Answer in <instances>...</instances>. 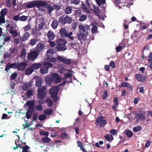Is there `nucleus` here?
I'll list each match as a JSON object with an SVG mask.
<instances>
[{
    "mask_svg": "<svg viewBox=\"0 0 152 152\" xmlns=\"http://www.w3.org/2000/svg\"><path fill=\"white\" fill-rule=\"evenodd\" d=\"M59 33L60 37L63 39H67L71 40H73L74 39L73 33L72 31L69 32L66 28H61L59 31Z\"/></svg>",
    "mask_w": 152,
    "mask_h": 152,
    "instance_id": "1",
    "label": "nucleus"
},
{
    "mask_svg": "<svg viewBox=\"0 0 152 152\" xmlns=\"http://www.w3.org/2000/svg\"><path fill=\"white\" fill-rule=\"evenodd\" d=\"M67 41L62 39H59L56 41L57 44L56 48L58 51H64L67 48L65 45L67 43Z\"/></svg>",
    "mask_w": 152,
    "mask_h": 152,
    "instance_id": "2",
    "label": "nucleus"
},
{
    "mask_svg": "<svg viewBox=\"0 0 152 152\" xmlns=\"http://www.w3.org/2000/svg\"><path fill=\"white\" fill-rule=\"evenodd\" d=\"M41 0H34L25 3L26 4V8H30L35 7H37L38 8H40V5Z\"/></svg>",
    "mask_w": 152,
    "mask_h": 152,
    "instance_id": "3",
    "label": "nucleus"
},
{
    "mask_svg": "<svg viewBox=\"0 0 152 152\" xmlns=\"http://www.w3.org/2000/svg\"><path fill=\"white\" fill-rule=\"evenodd\" d=\"M59 22L61 23L63 25H64L66 24H71L72 20L71 18H70L67 15L64 17V16H61L58 19Z\"/></svg>",
    "mask_w": 152,
    "mask_h": 152,
    "instance_id": "4",
    "label": "nucleus"
},
{
    "mask_svg": "<svg viewBox=\"0 0 152 152\" xmlns=\"http://www.w3.org/2000/svg\"><path fill=\"white\" fill-rule=\"evenodd\" d=\"M46 90V87L44 86L38 88L37 91L38 92V97L39 98L43 99L45 97L46 93L45 91Z\"/></svg>",
    "mask_w": 152,
    "mask_h": 152,
    "instance_id": "5",
    "label": "nucleus"
},
{
    "mask_svg": "<svg viewBox=\"0 0 152 152\" xmlns=\"http://www.w3.org/2000/svg\"><path fill=\"white\" fill-rule=\"evenodd\" d=\"M41 7H45L48 13L50 14L52 11L54 10L53 7L50 4H48V2L45 1L41 0L40 5V8Z\"/></svg>",
    "mask_w": 152,
    "mask_h": 152,
    "instance_id": "6",
    "label": "nucleus"
},
{
    "mask_svg": "<svg viewBox=\"0 0 152 152\" xmlns=\"http://www.w3.org/2000/svg\"><path fill=\"white\" fill-rule=\"evenodd\" d=\"M39 55V53L35 50H34L28 53L27 58L29 61H33L37 58Z\"/></svg>",
    "mask_w": 152,
    "mask_h": 152,
    "instance_id": "7",
    "label": "nucleus"
},
{
    "mask_svg": "<svg viewBox=\"0 0 152 152\" xmlns=\"http://www.w3.org/2000/svg\"><path fill=\"white\" fill-rule=\"evenodd\" d=\"M51 76L54 83H59L61 81L62 78L60 77L58 74L54 73L52 74Z\"/></svg>",
    "mask_w": 152,
    "mask_h": 152,
    "instance_id": "8",
    "label": "nucleus"
},
{
    "mask_svg": "<svg viewBox=\"0 0 152 152\" xmlns=\"http://www.w3.org/2000/svg\"><path fill=\"white\" fill-rule=\"evenodd\" d=\"M17 69L21 71H24L28 65V63L25 61L20 63H17Z\"/></svg>",
    "mask_w": 152,
    "mask_h": 152,
    "instance_id": "9",
    "label": "nucleus"
},
{
    "mask_svg": "<svg viewBox=\"0 0 152 152\" xmlns=\"http://www.w3.org/2000/svg\"><path fill=\"white\" fill-rule=\"evenodd\" d=\"M17 62H16L13 63H8L5 68V70L8 72L10 68L17 69Z\"/></svg>",
    "mask_w": 152,
    "mask_h": 152,
    "instance_id": "10",
    "label": "nucleus"
},
{
    "mask_svg": "<svg viewBox=\"0 0 152 152\" xmlns=\"http://www.w3.org/2000/svg\"><path fill=\"white\" fill-rule=\"evenodd\" d=\"M25 105L28 106V110L34 111L35 102L34 101H28L25 104Z\"/></svg>",
    "mask_w": 152,
    "mask_h": 152,
    "instance_id": "11",
    "label": "nucleus"
},
{
    "mask_svg": "<svg viewBox=\"0 0 152 152\" xmlns=\"http://www.w3.org/2000/svg\"><path fill=\"white\" fill-rule=\"evenodd\" d=\"M59 90L58 86H56L52 87L49 90V93L51 96L57 95Z\"/></svg>",
    "mask_w": 152,
    "mask_h": 152,
    "instance_id": "12",
    "label": "nucleus"
},
{
    "mask_svg": "<svg viewBox=\"0 0 152 152\" xmlns=\"http://www.w3.org/2000/svg\"><path fill=\"white\" fill-rule=\"evenodd\" d=\"M79 31L80 33H83L85 34V35H88V27L87 26H84L83 25H79Z\"/></svg>",
    "mask_w": 152,
    "mask_h": 152,
    "instance_id": "13",
    "label": "nucleus"
},
{
    "mask_svg": "<svg viewBox=\"0 0 152 152\" xmlns=\"http://www.w3.org/2000/svg\"><path fill=\"white\" fill-rule=\"evenodd\" d=\"M135 78L138 81L143 82L146 80V77L145 76H142L139 74H136L135 75Z\"/></svg>",
    "mask_w": 152,
    "mask_h": 152,
    "instance_id": "14",
    "label": "nucleus"
},
{
    "mask_svg": "<svg viewBox=\"0 0 152 152\" xmlns=\"http://www.w3.org/2000/svg\"><path fill=\"white\" fill-rule=\"evenodd\" d=\"M135 118L137 121H142L145 119V115L140 113H138L135 114Z\"/></svg>",
    "mask_w": 152,
    "mask_h": 152,
    "instance_id": "15",
    "label": "nucleus"
},
{
    "mask_svg": "<svg viewBox=\"0 0 152 152\" xmlns=\"http://www.w3.org/2000/svg\"><path fill=\"white\" fill-rule=\"evenodd\" d=\"M44 48V46L43 44L41 43H39L37 44L36 47V51L38 53L42 52Z\"/></svg>",
    "mask_w": 152,
    "mask_h": 152,
    "instance_id": "16",
    "label": "nucleus"
},
{
    "mask_svg": "<svg viewBox=\"0 0 152 152\" xmlns=\"http://www.w3.org/2000/svg\"><path fill=\"white\" fill-rule=\"evenodd\" d=\"M47 37L49 40H53L55 36L54 33L51 30H49L47 34Z\"/></svg>",
    "mask_w": 152,
    "mask_h": 152,
    "instance_id": "17",
    "label": "nucleus"
},
{
    "mask_svg": "<svg viewBox=\"0 0 152 152\" xmlns=\"http://www.w3.org/2000/svg\"><path fill=\"white\" fill-rule=\"evenodd\" d=\"M42 64L40 63H34L32 64L31 66L33 69H38L41 68L42 66Z\"/></svg>",
    "mask_w": 152,
    "mask_h": 152,
    "instance_id": "18",
    "label": "nucleus"
},
{
    "mask_svg": "<svg viewBox=\"0 0 152 152\" xmlns=\"http://www.w3.org/2000/svg\"><path fill=\"white\" fill-rule=\"evenodd\" d=\"M9 32L14 37H16L18 35L17 32L14 30V27L13 26H11L9 29Z\"/></svg>",
    "mask_w": 152,
    "mask_h": 152,
    "instance_id": "19",
    "label": "nucleus"
},
{
    "mask_svg": "<svg viewBox=\"0 0 152 152\" xmlns=\"http://www.w3.org/2000/svg\"><path fill=\"white\" fill-rule=\"evenodd\" d=\"M64 77L63 78V80H67L68 78H70V83L72 82V74L70 72H67L64 74Z\"/></svg>",
    "mask_w": 152,
    "mask_h": 152,
    "instance_id": "20",
    "label": "nucleus"
},
{
    "mask_svg": "<svg viewBox=\"0 0 152 152\" xmlns=\"http://www.w3.org/2000/svg\"><path fill=\"white\" fill-rule=\"evenodd\" d=\"M42 81V80L40 77H37L36 80L35 85L36 86L38 87H40L41 86Z\"/></svg>",
    "mask_w": 152,
    "mask_h": 152,
    "instance_id": "21",
    "label": "nucleus"
},
{
    "mask_svg": "<svg viewBox=\"0 0 152 152\" xmlns=\"http://www.w3.org/2000/svg\"><path fill=\"white\" fill-rule=\"evenodd\" d=\"M45 80L46 84L48 86L51 85L52 82H53L51 78V76H48L46 77L45 78Z\"/></svg>",
    "mask_w": 152,
    "mask_h": 152,
    "instance_id": "22",
    "label": "nucleus"
},
{
    "mask_svg": "<svg viewBox=\"0 0 152 152\" xmlns=\"http://www.w3.org/2000/svg\"><path fill=\"white\" fill-rule=\"evenodd\" d=\"M32 86V83H31L24 84L22 86L23 89L25 91H27Z\"/></svg>",
    "mask_w": 152,
    "mask_h": 152,
    "instance_id": "23",
    "label": "nucleus"
},
{
    "mask_svg": "<svg viewBox=\"0 0 152 152\" xmlns=\"http://www.w3.org/2000/svg\"><path fill=\"white\" fill-rule=\"evenodd\" d=\"M88 35H85V34L80 33L77 36V38L80 41L85 40L86 38V36Z\"/></svg>",
    "mask_w": 152,
    "mask_h": 152,
    "instance_id": "24",
    "label": "nucleus"
},
{
    "mask_svg": "<svg viewBox=\"0 0 152 152\" xmlns=\"http://www.w3.org/2000/svg\"><path fill=\"white\" fill-rule=\"evenodd\" d=\"M34 71L32 67H28L26 69L25 73L26 75H31Z\"/></svg>",
    "mask_w": 152,
    "mask_h": 152,
    "instance_id": "25",
    "label": "nucleus"
},
{
    "mask_svg": "<svg viewBox=\"0 0 152 152\" xmlns=\"http://www.w3.org/2000/svg\"><path fill=\"white\" fill-rule=\"evenodd\" d=\"M59 22L57 20H54L51 24L52 28L54 29H56L58 25Z\"/></svg>",
    "mask_w": 152,
    "mask_h": 152,
    "instance_id": "26",
    "label": "nucleus"
},
{
    "mask_svg": "<svg viewBox=\"0 0 152 152\" xmlns=\"http://www.w3.org/2000/svg\"><path fill=\"white\" fill-rule=\"evenodd\" d=\"M65 13L67 15L70 14L72 11L71 7L68 6L65 8L64 10Z\"/></svg>",
    "mask_w": 152,
    "mask_h": 152,
    "instance_id": "27",
    "label": "nucleus"
},
{
    "mask_svg": "<svg viewBox=\"0 0 152 152\" xmlns=\"http://www.w3.org/2000/svg\"><path fill=\"white\" fill-rule=\"evenodd\" d=\"M30 36V34L28 32H26L24 33L22 37L21 40L24 41L27 40Z\"/></svg>",
    "mask_w": 152,
    "mask_h": 152,
    "instance_id": "28",
    "label": "nucleus"
},
{
    "mask_svg": "<svg viewBox=\"0 0 152 152\" xmlns=\"http://www.w3.org/2000/svg\"><path fill=\"white\" fill-rule=\"evenodd\" d=\"M34 111L28 110L26 113V118L28 119L30 118L32 114L34 112Z\"/></svg>",
    "mask_w": 152,
    "mask_h": 152,
    "instance_id": "29",
    "label": "nucleus"
},
{
    "mask_svg": "<svg viewBox=\"0 0 152 152\" xmlns=\"http://www.w3.org/2000/svg\"><path fill=\"white\" fill-rule=\"evenodd\" d=\"M8 10L7 8H5L1 9L0 12V15L5 17L7 13Z\"/></svg>",
    "mask_w": 152,
    "mask_h": 152,
    "instance_id": "30",
    "label": "nucleus"
},
{
    "mask_svg": "<svg viewBox=\"0 0 152 152\" xmlns=\"http://www.w3.org/2000/svg\"><path fill=\"white\" fill-rule=\"evenodd\" d=\"M45 102L48 103V106L49 107H50L53 104V101L50 98H47L45 101Z\"/></svg>",
    "mask_w": 152,
    "mask_h": 152,
    "instance_id": "31",
    "label": "nucleus"
},
{
    "mask_svg": "<svg viewBox=\"0 0 152 152\" xmlns=\"http://www.w3.org/2000/svg\"><path fill=\"white\" fill-rule=\"evenodd\" d=\"M48 69L45 66H43L40 70V72L42 74H44L47 73L48 72Z\"/></svg>",
    "mask_w": 152,
    "mask_h": 152,
    "instance_id": "32",
    "label": "nucleus"
},
{
    "mask_svg": "<svg viewBox=\"0 0 152 152\" xmlns=\"http://www.w3.org/2000/svg\"><path fill=\"white\" fill-rule=\"evenodd\" d=\"M60 137L63 139H67L69 137V135L67 133L63 132L61 134Z\"/></svg>",
    "mask_w": 152,
    "mask_h": 152,
    "instance_id": "33",
    "label": "nucleus"
},
{
    "mask_svg": "<svg viewBox=\"0 0 152 152\" xmlns=\"http://www.w3.org/2000/svg\"><path fill=\"white\" fill-rule=\"evenodd\" d=\"M104 119V117L103 116H100L98 117L95 121V125L96 126H98L99 122H100V120H102Z\"/></svg>",
    "mask_w": 152,
    "mask_h": 152,
    "instance_id": "34",
    "label": "nucleus"
},
{
    "mask_svg": "<svg viewBox=\"0 0 152 152\" xmlns=\"http://www.w3.org/2000/svg\"><path fill=\"white\" fill-rule=\"evenodd\" d=\"M54 53V51L52 49H50L47 50L46 52V54L47 57L52 56Z\"/></svg>",
    "mask_w": 152,
    "mask_h": 152,
    "instance_id": "35",
    "label": "nucleus"
},
{
    "mask_svg": "<svg viewBox=\"0 0 152 152\" xmlns=\"http://www.w3.org/2000/svg\"><path fill=\"white\" fill-rule=\"evenodd\" d=\"M47 59L48 61L50 62H55L56 61V58L52 57V56H48Z\"/></svg>",
    "mask_w": 152,
    "mask_h": 152,
    "instance_id": "36",
    "label": "nucleus"
},
{
    "mask_svg": "<svg viewBox=\"0 0 152 152\" xmlns=\"http://www.w3.org/2000/svg\"><path fill=\"white\" fill-rule=\"evenodd\" d=\"M77 23L76 21H74L72 23L71 26L73 30H75L77 27Z\"/></svg>",
    "mask_w": 152,
    "mask_h": 152,
    "instance_id": "37",
    "label": "nucleus"
},
{
    "mask_svg": "<svg viewBox=\"0 0 152 152\" xmlns=\"http://www.w3.org/2000/svg\"><path fill=\"white\" fill-rule=\"evenodd\" d=\"M50 141V139L48 137H45L41 140L42 143H45L49 142Z\"/></svg>",
    "mask_w": 152,
    "mask_h": 152,
    "instance_id": "38",
    "label": "nucleus"
},
{
    "mask_svg": "<svg viewBox=\"0 0 152 152\" xmlns=\"http://www.w3.org/2000/svg\"><path fill=\"white\" fill-rule=\"evenodd\" d=\"M52 112L53 110L52 108L46 109L44 111V113L48 115H50Z\"/></svg>",
    "mask_w": 152,
    "mask_h": 152,
    "instance_id": "39",
    "label": "nucleus"
},
{
    "mask_svg": "<svg viewBox=\"0 0 152 152\" xmlns=\"http://www.w3.org/2000/svg\"><path fill=\"white\" fill-rule=\"evenodd\" d=\"M82 14L81 11L80 10H75L74 12V15L76 17H78L81 15Z\"/></svg>",
    "mask_w": 152,
    "mask_h": 152,
    "instance_id": "40",
    "label": "nucleus"
},
{
    "mask_svg": "<svg viewBox=\"0 0 152 152\" xmlns=\"http://www.w3.org/2000/svg\"><path fill=\"white\" fill-rule=\"evenodd\" d=\"M97 4L99 7H100L102 4H104L106 2V0H96Z\"/></svg>",
    "mask_w": 152,
    "mask_h": 152,
    "instance_id": "41",
    "label": "nucleus"
},
{
    "mask_svg": "<svg viewBox=\"0 0 152 152\" xmlns=\"http://www.w3.org/2000/svg\"><path fill=\"white\" fill-rule=\"evenodd\" d=\"M47 117L46 115L42 114L39 115L38 116V119L40 121H42L45 119Z\"/></svg>",
    "mask_w": 152,
    "mask_h": 152,
    "instance_id": "42",
    "label": "nucleus"
},
{
    "mask_svg": "<svg viewBox=\"0 0 152 152\" xmlns=\"http://www.w3.org/2000/svg\"><path fill=\"white\" fill-rule=\"evenodd\" d=\"M37 42V38H34L30 40V44L32 46H33L35 45Z\"/></svg>",
    "mask_w": 152,
    "mask_h": 152,
    "instance_id": "43",
    "label": "nucleus"
},
{
    "mask_svg": "<svg viewBox=\"0 0 152 152\" xmlns=\"http://www.w3.org/2000/svg\"><path fill=\"white\" fill-rule=\"evenodd\" d=\"M93 8V11L95 13H96L98 15H99V13L100 11L99 8L97 6H94Z\"/></svg>",
    "mask_w": 152,
    "mask_h": 152,
    "instance_id": "44",
    "label": "nucleus"
},
{
    "mask_svg": "<svg viewBox=\"0 0 152 152\" xmlns=\"http://www.w3.org/2000/svg\"><path fill=\"white\" fill-rule=\"evenodd\" d=\"M87 18V16L85 15H82L79 16V20L80 21H83L86 20Z\"/></svg>",
    "mask_w": 152,
    "mask_h": 152,
    "instance_id": "45",
    "label": "nucleus"
},
{
    "mask_svg": "<svg viewBox=\"0 0 152 152\" xmlns=\"http://www.w3.org/2000/svg\"><path fill=\"white\" fill-rule=\"evenodd\" d=\"M43 66H45L48 69V70L49 68L52 67L53 66V64L50 62H46L43 64Z\"/></svg>",
    "mask_w": 152,
    "mask_h": 152,
    "instance_id": "46",
    "label": "nucleus"
},
{
    "mask_svg": "<svg viewBox=\"0 0 152 152\" xmlns=\"http://www.w3.org/2000/svg\"><path fill=\"white\" fill-rule=\"evenodd\" d=\"M63 63L67 65H69L71 64V61L70 59L64 58Z\"/></svg>",
    "mask_w": 152,
    "mask_h": 152,
    "instance_id": "47",
    "label": "nucleus"
},
{
    "mask_svg": "<svg viewBox=\"0 0 152 152\" xmlns=\"http://www.w3.org/2000/svg\"><path fill=\"white\" fill-rule=\"evenodd\" d=\"M20 148H22V152H26L27 151H28L27 150H29L30 148V147L28 145H26L25 146H23V147L22 146H20Z\"/></svg>",
    "mask_w": 152,
    "mask_h": 152,
    "instance_id": "48",
    "label": "nucleus"
},
{
    "mask_svg": "<svg viewBox=\"0 0 152 152\" xmlns=\"http://www.w3.org/2000/svg\"><path fill=\"white\" fill-rule=\"evenodd\" d=\"M103 94L102 95V97L103 99H105L108 96V92L106 90H104L103 91Z\"/></svg>",
    "mask_w": 152,
    "mask_h": 152,
    "instance_id": "49",
    "label": "nucleus"
},
{
    "mask_svg": "<svg viewBox=\"0 0 152 152\" xmlns=\"http://www.w3.org/2000/svg\"><path fill=\"white\" fill-rule=\"evenodd\" d=\"M142 127L140 126H137L134 127L133 129V131L134 132H137L141 130Z\"/></svg>",
    "mask_w": 152,
    "mask_h": 152,
    "instance_id": "50",
    "label": "nucleus"
},
{
    "mask_svg": "<svg viewBox=\"0 0 152 152\" xmlns=\"http://www.w3.org/2000/svg\"><path fill=\"white\" fill-rule=\"evenodd\" d=\"M18 74L16 72H15L14 73H12L10 76V79L12 80H14Z\"/></svg>",
    "mask_w": 152,
    "mask_h": 152,
    "instance_id": "51",
    "label": "nucleus"
},
{
    "mask_svg": "<svg viewBox=\"0 0 152 152\" xmlns=\"http://www.w3.org/2000/svg\"><path fill=\"white\" fill-rule=\"evenodd\" d=\"M45 25V23L43 22H42L41 23L39 24V26L37 29L38 30H40L42 29Z\"/></svg>",
    "mask_w": 152,
    "mask_h": 152,
    "instance_id": "52",
    "label": "nucleus"
},
{
    "mask_svg": "<svg viewBox=\"0 0 152 152\" xmlns=\"http://www.w3.org/2000/svg\"><path fill=\"white\" fill-rule=\"evenodd\" d=\"M36 109L39 111H41L43 109V107L42 105L40 104L37 105L35 107Z\"/></svg>",
    "mask_w": 152,
    "mask_h": 152,
    "instance_id": "53",
    "label": "nucleus"
},
{
    "mask_svg": "<svg viewBox=\"0 0 152 152\" xmlns=\"http://www.w3.org/2000/svg\"><path fill=\"white\" fill-rule=\"evenodd\" d=\"M53 7L54 9H55L57 10L58 11L61 9V6L60 5H58L57 4H54L53 5Z\"/></svg>",
    "mask_w": 152,
    "mask_h": 152,
    "instance_id": "54",
    "label": "nucleus"
},
{
    "mask_svg": "<svg viewBox=\"0 0 152 152\" xmlns=\"http://www.w3.org/2000/svg\"><path fill=\"white\" fill-rule=\"evenodd\" d=\"M33 91L32 90H29L27 92L26 95L28 97H31L33 94Z\"/></svg>",
    "mask_w": 152,
    "mask_h": 152,
    "instance_id": "55",
    "label": "nucleus"
},
{
    "mask_svg": "<svg viewBox=\"0 0 152 152\" xmlns=\"http://www.w3.org/2000/svg\"><path fill=\"white\" fill-rule=\"evenodd\" d=\"M27 16L22 15L20 18L19 20L21 21H26L27 20Z\"/></svg>",
    "mask_w": 152,
    "mask_h": 152,
    "instance_id": "56",
    "label": "nucleus"
},
{
    "mask_svg": "<svg viewBox=\"0 0 152 152\" xmlns=\"http://www.w3.org/2000/svg\"><path fill=\"white\" fill-rule=\"evenodd\" d=\"M106 123V121L105 120L103 119L100 121V126L102 127H104Z\"/></svg>",
    "mask_w": 152,
    "mask_h": 152,
    "instance_id": "57",
    "label": "nucleus"
},
{
    "mask_svg": "<svg viewBox=\"0 0 152 152\" xmlns=\"http://www.w3.org/2000/svg\"><path fill=\"white\" fill-rule=\"evenodd\" d=\"M80 2V0H71V3L72 4L77 5Z\"/></svg>",
    "mask_w": 152,
    "mask_h": 152,
    "instance_id": "58",
    "label": "nucleus"
},
{
    "mask_svg": "<svg viewBox=\"0 0 152 152\" xmlns=\"http://www.w3.org/2000/svg\"><path fill=\"white\" fill-rule=\"evenodd\" d=\"M97 30V27L96 26H94L91 29V31L92 33L94 34L96 33Z\"/></svg>",
    "mask_w": 152,
    "mask_h": 152,
    "instance_id": "59",
    "label": "nucleus"
},
{
    "mask_svg": "<svg viewBox=\"0 0 152 152\" xmlns=\"http://www.w3.org/2000/svg\"><path fill=\"white\" fill-rule=\"evenodd\" d=\"M5 22V17L0 16V24L4 23Z\"/></svg>",
    "mask_w": 152,
    "mask_h": 152,
    "instance_id": "60",
    "label": "nucleus"
},
{
    "mask_svg": "<svg viewBox=\"0 0 152 152\" xmlns=\"http://www.w3.org/2000/svg\"><path fill=\"white\" fill-rule=\"evenodd\" d=\"M126 134L127 136L129 137H131L133 135L132 132L131 131L129 130L126 132Z\"/></svg>",
    "mask_w": 152,
    "mask_h": 152,
    "instance_id": "61",
    "label": "nucleus"
},
{
    "mask_svg": "<svg viewBox=\"0 0 152 152\" xmlns=\"http://www.w3.org/2000/svg\"><path fill=\"white\" fill-rule=\"evenodd\" d=\"M113 102L115 103V106H118L119 104L118 98L117 97H115L114 98Z\"/></svg>",
    "mask_w": 152,
    "mask_h": 152,
    "instance_id": "62",
    "label": "nucleus"
},
{
    "mask_svg": "<svg viewBox=\"0 0 152 152\" xmlns=\"http://www.w3.org/2000/svg\"><path fill=\"white\" fill-rule=\"evenodd\" d=\"M26 54V50L24 48L23 49L22 51H21L20 54V56L22 57H23L25 56Z\"/></svg>",
    "mask_w": 152,
    "mask_h": 152,
    "instance_id": "63",
    "label": "nucleus"
},
{
    "mask_svg": "<svg viewBox=\"0 0 152 152\" xmlns=\"http://www.w3.org/2000/svg\"><path fill=\"white\" fill-rule=\"evenodd\" d=\"M11 0H7L6 3V5L8 8H10L11 5Z\"/></svg>",
    "mask_w": 152,
    "mask_h": 152,
    "instance_id": "64",
    "label": "nucleus"
}]
</instances>
